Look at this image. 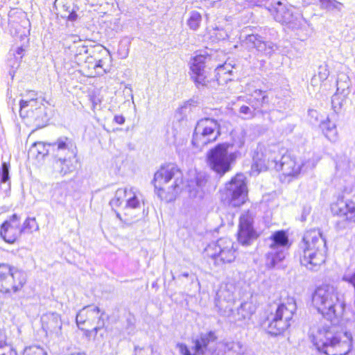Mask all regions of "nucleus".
Masks as SVG:
<instances>
[{
    "label": "nucleus",
    "mask_w": 355,
    "mask_h": 355,
    "mask_svg": "<svg viewBox=\"0 0 355 355\" xmlns=\"http://www.w3.org/2000/svg\"><path fill=\"white\" fill-rule=\"evenodd\" d=\"M313 306L331 324H318L310 329V338L316 349L327 355H347L352 350L351 334L340 330L345 303L337 288L330 284L318 286L312 295Z\"/></svg>",
    "instance_id": "nucleus-1"
},
{
    "label": "nucleus",
    "mask_w": 355,
    "mask_h": 355,
    "mask_svg": "<svg viewBox=\"0 0 355 355\" xmlns=\"http://www.w3.org/2000/svg\"><path fill=\"white\" fill-rule=\"evenodd\" d=\"M320 159L318 155H314L304 162L297 163L289 154H283L279 145L272 144L268 146L264 152H262L261 148L258 150L257 155L253 157L252 168H255L258 172L274 168L282 171L285 176L296 177L302 168L307 170L314 168Z\"/></svg>",
    "instance_id": "nucleus-2"
},
{
    "label": "nucleus",
    "mask_w": 355,
    "mask_h": 355,
    "mask_svg": "<svg viewBox=\"0 0 355 355\" xmlns=\"http://www.w3.org/2000/svg\"><path fill=\"white\" fill-rule=\"evenodd\" d=\"M300 263L308 270L316 271L326 259V241L319 230L307 231L299 244Z\"/></svg>",
    "instance_id": "nucleus-3"
},
{
    "label": "nucleus",
    "mask_w": 355,
    "mask_h": 355,
    "mask_svg": "<svg viewBox=\"0 0 355 355\" xmlns=\"http://www.w3.org/2000/svg\"><path fill=\"white\" fill-rule=\"evenodd\" d=\"M153 184L160 198L171 200L182 189V173L175 164L163 166L155 173Z\"/></svg>",
    "instance_id": "nucleus-4"
},
{
    "label": "nucleus",
    "mask_w": 355,
    "mask_h": 355,
    "mask_svg": "<svg viewBox=\"0 0 355 355\" xmlns=\"http://www.w3.org/2000/svg\"><path fill=\"white\" fill-rule=\"evenodd\" d=\"M51 146L52 154L55 158V165L62 175L73 172L77 166V151L73 148L71 141L67 137L59 138Z\"/></svg>",
    "instance_id": "nucleus-5"
},
{
    "label": "nucleus",
    "mask_w": 355,
    "mask_h": 355,
    "mask_svg": "<svg viewBox=\"0 0 355 355\" xmlns=\"http://www.w3.org/2000/svg\"><path fill=\"white\" fill-rule=\"evenodd\" d=\"M296 309L295 301L292 297L279 304L275 313L271 314L272 318L268 326V333L277 336L286 331L291 325Z\"/></svg>",
    "instance_id": "nucleus-6"
},
{
    "label": "nucleus",
    "mask_w": 355,
    "mask_h": 355,
    "mask_svg": "<svg viewBox=\"0 0 355 355\" xmlns=\"http://www.w3.org/2000/svg\"><path fill=\"white\" fill-rule=\"evenodd\" d=\"M230 145L219 144L207 153V164L211 170L224 175L230 170L231 163L236 159V152H230Z\"/></svg>",
    "instance_id": "nucleus-7"
},
{
    "label": "nucleus",
    "mask_w": 355,
    "mask_h": 355,
    "mask_svg": "<svg viewBox=\"0 0 355 355\" xmlns=\"http://www.w3.org/2000/svg\"><path fill=\"white\" fill-rule=\"evenodd\" d=\"M220 134V125L216 119L209 117L202 118L196 123L192 144L197 148H202L215 141Z\"/></svg>",
    "instance_id": "nucleus-8"
},
{
    "label": "nucleus",
    "mask_w": 355,
    "mask_h": 355,
    "mask_svg": "<svg viewBox=\"0 0 355 355\" xmlns=\"http://www.w3.org/2000/svg\"><path fill=\"white\" fill-rule=\"evenodd\" d=\"M26 282L24 272L7 263H0V292L16 293Z\"/></svg>",
    "instance_id": "nucleus-9"
},
{
    "label": "nucleus",
    "mask_w": 355,
    "mask_h": 355,
    "mask_svg": "<svg viewBox=\"0 0 355 355\" xmlns=\"http://www.w3.org/2000/svg\"><path fill=\"white\" fill-rule=\"evenodd\" d=\"M205 253L218 265L232 263L236 258L234 243L227 237L220 238L216 243L208 245Z\"/></svg>",
    "instance_id": "nucleus-10"
},
{
    "label": "nucleus",
    "mask_w": 355,
    "mask_h": 355,
    "mask_svg": "<svg viewBox=\"0 0 355 355\" xmlns=\"http://www.w3.org/2000/svg\"><path fill=\"white\" fill-rule=\"evenodd\" d=\"M270 251L266 255V266L274 268L286 257L288 248V237L285 231L275 232L270 236Z\"/></svg>",
    "instance_id": "nucleus-11"
},
{
    "label": "nucleus",
    "mask_w": 355,
    "mask_h": 355,
    "mask_svg": "<svg viewBox=\"0 0 355 355\" xmlns=\"http://www.w3.org/2000/svg\"><path fill=\"white\" fill-rule=\"evenodd\" d=\"M268 10L275 21L286 24L292 29H298L302 24V19L299 14H294L293 8L280 1L272 3Z\"/></svg>",
    "instance_id": "nucleus-12"
},
{
    "label": "nucleus",
    "mask_w": 355,
    "mask_h": 355,
    "mask_svg": "<svg viewBox=\"0 0 355 355\" xmlns=\"http://www.w3.org/2000/svg\"><path fill=\"white\" fill-rule=\"evenodd\" d=\"M225 189L228 200L232 206L239 207L246 201L248 189L246 178L243 174H236L226 184Z\"/></svg>",
    "instance_id": "nucleus-13"
},
{
    "label": "nucleus",
    "mask_w": 355,
    "mask_h": 355,
    "mask_svg": "<svg viewBox=\"0 0 355 355\" xmlns=\"http://www.w3.org/2000/svg\"><path fill=\"white\" fill-rule=\"evenodd\" d=\"M104 314L105 312L98 306L94 305L86 306L80 310L76 315L77 325L81 328L80 326L85 324L90 326L95 324L93 331L96 334L105 326Z\"/></svg>",
    "instance_id": "nucleus-14"
},
{
    "label": "nucleus",
    "mask_w": 355,
    "mask_h": 355,
    "mask_svg": "<svg viewBox=\"0 0 355 355\" xmlns=\"http://www.w3.org/2000/svg\"><path fill=\"white\" fill-rule=\"evenodd\" d=\"M331 211L334 215L340 218L336 222L338 230L345 229L349 222H355V203L352 201L338 200L332 205Z\"/></svg>",
    "instance_id": "nucleus-15"
},
{
    "label": "nucleus",
    "mask_w": 355,
    "mask_h": 355,
    "mask_svg": "<svg viewBox=\"0 0 355 355\" xmlns=\"http://www.w3.org/2000/svg\"><path fill=\"white\" fill-rule=\"evenodd\" d=\"M217 337L214 331L202 333L197 338L192 340L193 346L191 352L187 345L178 343L177 348L182 355H204L209 343L216 341Z\"/></svg>",
    "instance_id": "nucleus-16"
},
{
    "label": "nucleus",
    "mask_w": 355,
    "mask_h": 355,
    "mask_svg": "<svg viewBox=\"0 0 355 355\" xmlns=\"http://www.w3.org/2000/svg\"><path fill=\"white\" fill-rule=\"evenodd\" d=\"M232 286H221L216 293L215 305L220 314L225 317H230L232 314V305L234 302V292Z\"/></svg>",
    "instance_id": "nucleus-17"
},
{
    "label": "nucleus",
    "mask_w": 355,
    "mask_h": 355,
    "mask_svg": "<svg viewBox=\"0 0 355 355\" xmlns=\"http://www.w3.org/2000/svg\"><path fill=\"white\" fill-rule=\"evenodd\" d=\"M21 234L20 218L16 214L1 225L0 236L8 243H15Z\"/></svg>",
    "instance_id": "nucleus-18"
},
{
    "label": "nucleus",
    "mask_w": 355,
    "mask_h": 355,
    "mask_svg": "<svg viewBox=\"0 0 355 355\" xmlns=\"http://www.w3.org/2000/svg\"><path fill=\"white\" fill-rule=\"evenodd\" d=\"M252 223V216L249 212H245L240 216L238 241L242 245H249L251 241L257 237Z\"/></svg>",
    "instance_id": "nucleus-19"
},
{
    "label": "nucleus",
    "mask_w": 355,
    "mask_h": 355,
    "mask_svg": "<svg viewBox=\"0 0 355 355\" xmlns=\"http://www.w3.org/2000/svg\"><path fill=\"white\" fill-rule=\"evenodd\" d=\"M207 57L203 55L195 56L191 62V78L197 86H204L207 83V76L205 70Z\"/></svg>",
    "instance_id": "nucleus-20"
},
{
    "label": "nucleus",
    "mask_w": 355,
    "mask_h": 355,
    "mask_svg": "<svg viewBox=\"0 0 355 355\" xmlns=\"http://www.w3.org/2000/svg\"><path fill=\"white\" fill-rule=\"evenodd\" d=\"M96 51L101 55V58L96 57L95 55L87 57L85 62L93 63L94 62V69L95 70V76H103L110 71V67L106 65V62L110 60V55L108 50L102 46H98L96 48Z\"/></svg>",
    "instance_id": "nucleus-21"
},
{
    "label": "nucleus",
    "mask_w": 355,
    "mask_h": 355,
    "mask_svg": "<svg viewBox=\"0 0 355 355\" xmlns=\"http://www.w3.org/2000/svg\"><path fill=\"white\" fill-rule=\"evenodd\" d=\"M207 180L203 173H198L193 179L187 181V189L190 198L201 199L205 194Z\"/></svg>",
    "instance_id": "nucleus-22"
},
{
    "label": "nucleus",
    "mask_w": 355,
    "mask_h": 355,
    "mask_svg": "<svg viewBox=\"0 0 355 355\" xmlns=\"http://www.w3.org/2000/svg\"><path fill=\"white\" fill-rule=\"evenodd\" d=\"M42 328L47 333L59 335L62 329V321L57 313H48L41 318Z\"/></svg>",
    "instance_id": "nucleus-23"
},
{
    "label": "nucleus",
    "mask_w": 355,
    "mask_h": 355,
    "mask_svg": "<svg viewBox=\"0 0 355 355\" xmlns=\"http://www.w3.org/2000/svg\"><path fill=\"white\" fill-rule=\"evenodd\" d=\"M42 105V102L39 100L36 101V103H26L24 108H20V116L24 118L31 117L37 121L44 114Z\"/></svg>",
    "instance_id": "nucleus-24"
},
{
    "label": "nucleus",
    "mask_w": 355,
    "mask_h": 355,
    "mask_svg": "<svg viewBox=\"0 0 355 355\" xmlns=\"http://www.w3.org/2000/svg\"><path fill=\"white\" fill-rule=\"evenodd\" d=\"M55 3L60 6V13L62 18H66L71 21L76 20L78 15L71 0H65V1L64 0H56Z\"/></svg>",
    "instance_id": "nucleus-25"
},
{
    "label": "nucleus",
    "mask_w": 355,
    "mask_h": 355,
    "mask_svg": "<svg viewBox=\"0 0 355 355\" xmlns=\"http://www.w3.org/2000/svg\"><path fill=\"white\" fill-rule=\"evenodd\" d=\"M68 186L65 182L53 184L51 189V198L56 203H62L67 194Z\"/></svg>",
    "instance_id": "nucleus-26"
},
{
    "label": "nucleus",
    "mask_w": 355,
    "mask_h": 355,
    "mask_svg": "<svg viewBox=\"0 0 355 355\" xmlns=\"http://www.w3.org/2000/svg\"><path fill=\"white\" fill-rule=\"evenodd\" d=\"M246 132L243 130H234L232 132V143H230V148L234 149L233 152L240 154V150L244 147ZM228 144V143H227Z\"/></svg>",
    "instance_id": "nucleus-27"
},
{
    "label": "nucleus",
    "mask_w": 355,
    "mask_h": 355,
    "mask_svg": "<svg viewBox=\"0 0 355 355\" xmlns=\"http://www.w3.org/2000/svg\"><path fill=\"white\" fill-rule=\"evenodd\" d=\"M250 103L254 110L266 107L269 103L268 96L266 92L256 89L251 95Z\"/></svg>",
    "instance_id": "nucleus-28"
},
{
    "label": "nucleus",
    "mask_w": 355,
    "mask_h": 355,
    "mask_svg": "<svg viewBox=\"0 0 355 355\" xmlns=\"http://www.w3.org/2000/svg\"><path fill=\"white\" fill-rule=\"evenodd\" d=\"M350 85L351 81L348 74L345 71L339 72L336 81V92L345 97L349 93Z\"/></svg>",
    "instance_id": "nucleus-29"
},
{
    "label": "nucleus",
    "mask_w": 355,
    "mask_h": 355,
    "mask_svg": "<svg viewBox=\"0 0 355 355\" xmlns=\"http://www.w3.org/2000/svg\"><path fill=\"white\" fill-rule=\"evenodd\" d=\"M223 355H245V347L239 342H227L223 345Z\"/></svg>",
    "instance_id": "nucleus-30"
},
{
    "label": "nucleus",
    "mask_w": 355,
    "mask_h": 355,
    "mask_svg": "<svg viewBox=\"0 0 355 355\" xmlns=\"http://www.w3.org/2000/svg\"><path fill=\"white\" fill-rule=\"evenodd\" d=\"M232 67H231V65L227 63H225L223 65L218 66L215 69V76L217 79V81L219 83H222L223 82H227L231 80L230 75L232 73Z\"/></svg>",
    "instance_id": "nucleus-31"
},
{
    "label": "nucleus",
    "mask_w": 355,
    "mask_h": 355,
    "mask_svg": "<svg viewBox=\"0 0 355 355\" xmlns=\"http://www.w3.org/2000/svg\"><path fill=\"white\" fill-rule=\"evenodd\" d=\"M320 128L323 134L330 141H335L337 137V129L336 124L329 119L322 122Z\"/></svg>",
    "instance_id": "nucleus-32"
},
{
    "label": "nucleus",
    "mask_w": 355,
    "mask_h": 355,
    "mask_svg": "<svg viewBox=\"0 0 355 355\" xmlns=\"http://www.w3.org/2000/svg\"><path fill=\"white\" fill-rule=\"evenodd\" d=\"M254 312L253 306L250 303L244 302L237 309L236 315H235V320L242 321L245 319H249Z\"/></svg>",
    "instance_id": "nucleus-33"
},
{
    "label": "nucleus",
    "mask_w": 355,
    "mask_h": 355,
    "mask_svg": "<svg viewBox=\"0 0 355 355\" xmlns=\"http://www.w3.org/2000/svg\"><path fill=\"white\" fill-rule=\"evenodd\" d=\"M255 49L266 55H270L276 50V46L271 42L262 40L259 37Z\"/></svg>",
    "instance_id": "nucleus-34"
},
{
    "label": "nucleus",
    "mask_w": 355,
    "mask_h": 355,
    "mask_svg": "<svg viewBox=\"0 0 355 355\" xmlns=\"http://www.w3.org/2000/svg\"><path fill=\"white\" fill-rule=\"evenodd\" d=\"M39 230V225L36 221L35 218H27L22 225H20L21 234L28 233L31 234L35 231Z\"/></svg>",
    "instance_id": "nucleus-35"
},
{
    "label": "nucleus",
    "mask_w": 355,
    "mask_h": 355,
    "mask_svg": "<svg viewBox=\"0 0 355 355\" xmlns=\"http://www.w3.org/2000/svg\"><path fill=\"white\" fill-rule=\"evenodd\" d=\"M329 76V70L327 64L324 63L319 66L318 73L311 79L312 85H316L318 79L320 82L326 80Z\"/></svg>",
    "instance_id": "nucleus-36"
},
{
    "label": "nucleus",
    "mask_w": 355,
    "mask_h": 355,
    "mask_svg": "<svg viewBox=\"0 0 355 355\" xmlns=\"http://www.w3.org/2000/svg\"><path fill=\"white\" fill-rule=\"evenodd\" d=\"M259 38V36L257 35L250 34L243 35L242 34L240 37L241 46L248 49H255Z\"/></svg>",
    "instance_id": "nucleus-37"
},
{
    "label": "nucleus",
    "mask_w": 355,
    "mask_h": 355,
    "mask_svg": "<svg viewBox=\"0 0 355 355\" xmlns=\"http://www.w3.org/2000/svg\"><path fill=\"white\" fill-rule=\"evenodd\" d=\"M128 193L129 189L128 188L117 189L114 198L110 200V205L112 207L120 206L124 200H126Z\"/></svg>",
    "instance_id": "nucleus-38"
},
{
    "label": "nucleus",
    "mask_w": 355,
    "mask_h": 355,
    "mask_svg": "<svg viewBox=\"0 0 355 355\" xmlns=\"http://www.w3.org/2000/svg\"><path fill=\"white\" fill-rule=\"evenodd\" d=\"M69 49H72L73 51H75V60L78 64H80V62L83 61L80 58V56L83 54H87L89 53V50L86 46L77 44L75 41H73V44L70 46Z\"/></svg>",
    "instance_id": "nucleus-39"
},
{
    "label": "nucleus",
    "mask_w": 355,
    "mask_h": 355,
    "mask_svg": "<svg viewBox=\"0 0 355 355\" xmlns=\"http://www.w3.org/2000/svg\"><path fill=\"white\" fill-rule=\"evenodd\" d=\"M201 21V15L197 11H192L189 14L187 25L191 30L196 31L200 27Z\"/></svg>",
    "instance_id": "nucleus-40"
},
{
    "label": "nucleus",
    "mask_w": 355,
    "mask_h": 355,
    "mask_svg": "<svg viewBox=\"0 0 355 355\" xmlns=\"http://www.w3.org/2000/svg\"><path fill=\"white\" fill-rule=\"evenodd\" d=\"M37 100H38L37 92L33 90L28 91L26 94H22V98L19 102V107L21 109L24 108L26 103H36Z\"/></svg>",
    "instance_id": "nucleus-41"
},
{
    "label": "nucleus",
    "mask_w": 355,
    "mask_h": 355,
    "mask_svg": "<svg viewBox=\"0 0 355 355\" xmlns=\"http://www.w3.org/2000/svg\"><path fill=\"white\" fill-rule=\"evenodd\" d=\"M140 207V202L133 189H129V193L126 199L125 208L137 209Z\"/></svg>",
    "instance_id": "nucleus-42"
},
{
    "label": "nucleus",
    "mask_w": 355,
    "mask_h": 355,
    "mask_svg": "<svg viewBox=\"0 0 355 355\" xmlns=\"http://www.w3.org/2000/svg\"><path fill=\"white\" fill-rule=\"evenodd\" d=\"M319 1L322 8L329 10L335 9L340 10L343 6L341 3L336 0H319Z\"/></svg>",
    "instance_id": "nucleus-43"
},
{
    "label": "nucleus",
    "mask_w": 355,
    "mask_h": 355,
    "mask_svg": "<svg viewBox=\"0 0 355 355\" xmlns=\"http://www.w3.org/2000/svg\"><path fill=\"white\" fill-rule=\"evenodd\" d=\"M54 143H53V144ZM52 144H45L44 142H36L33 145V149H35L39 155L44 156L49 154L50 152L52 153L51 146Z\"/></svg>",
    "instance_id": "nucleus-44"
},
{
    "label": "nucleus",
    "mask_w": 355,
    "mask_h": 355,
    "mask_svg": "<svg viewBox=\"0 0 355 355\" xmlns=\"http://www.w3.org/2000/svg\"><path fill=\"white\" fill-rule=\"evenodd\" d=\"M339 95H340V93H336L332 96L331 99V104H332V108L336 112H338L343 106L344 98L343 96L342 97H340Z\"/></svg>",
    "instance_id": "nucleus-45"
},
{
    "label": "nucleus",
    "mask_w": 355,
    "mask_h": 355,
    "mask_svg": "<svg viewBox=\"0 0 355 355\" xmlns=\"http://www.w3.org/2000/svg\"><path fill=\"white\" fill-rule=\"evenodd\" d=\"M23 355H46L43 348L33 345L26 347L24 351Z\"/></svg>",
    "instance_id": "nucleus-46"
},
{
    "label": "nucleus",
    "mask_w": 355,
    "mask_h": 355,
    "mask_svg": "<svg viewBox=\"0 0 355 355\" xmlns=\"http://www.w3.org/2000/svg\"><path fill=\"white\" fill-rule=\"evenodd\" d=\"M239 112L241 114H242L243 118L244 119H250L254 117V111H252L248 106L246 105H242L240 109Z\"/></svg>",
    "instance_id": "nucleus-47"
},
{
    "label": "nucleus",
    "mask_w": 355,
    "mask_h": 355,
    "mask_svg": "<svg viewBox=\"0 0 355 355\" xmlns=\"http://www.w3.org/2000/svg\"><path fill=\"white\" fill-rule=\"evenodd\" d=\"M212 37H215L216 40H222L227 37V33L223 28H216L213 30Z\"/></svg>",
    "instance_id": "nucleus-48"
},
{
    "label": "nucleus",
    "mask_w": 355,
    "mask_h": 355,
    "mask_svg": "<svg viewBox=\"0 0 355 355\" xmlns=\"http://www.w3.org/2000/svg\"><path fill=\"white\" fill-rule=\"evenodd\" d=\"M0 355H17V352L10 345H8L3 352H0Z\"/></svg>",
    "instance_id": "nucleus-49"
},
{
    "label": "nucleus",
    "mask_w": 355,
    "mask_h": 355,
    "mask_svg": "<svg viewBox=\"0 0 355 355\" xmlns=\"http://www.w3.org/2000/svg\"><path fill=\"white\" fill-rule=\"evenodd\" d=\"M6 346H8V344L6 342L5 336L0 331V352H3Z\"/></svg>",
    "instance_id": "nucleus-50"
},
{
    "label": "nucleus",
    "mask_w": 355,
    "mask_h": 355,
    "mask_svg": "<svg viewBox=\"0 0 355 355\" xmlns=\"http://www.w3.org/2000/svg\"><path fill=\"white\" fill-rule=\"evenodd\" d=\"M24 51V49L22 46L18 47L14 53V55L16 57V59L21 60L23 57V53Z\"/></svg>",
    "instance_id": "nucleus-51"
},
{
    "label": "nucleus",
    "mask_w": 355,
    "mask_h": 355,
    "mask_svg": "<svg viewBox=\"0 0 355 355\" xmlns=\"http://www.w3.org/2000/svg\"><path fill=\"white\" fill-rule=\"evenodd\" d=\"M114 121L118 124H123L125 122V118L122 115H116L114 118Z\"/></svg>",
    "instance_id": "nucleus-52"
},
{
    "label": "nucleus",
    "mask_w": 355,
    "mask_h": 355,
    "mask_svg": "<svg viewBox=\"0 0 355 355\" xmlns=\"http://www.w3.org/2000/svg\"><path fill=\"white\" fill-rule=\"evenodd\" d=\"M309 115L311 118H314L316 121H318V112L316 110H309Z\"/></svg>",
    "instance_id": "nucleus-53"
},
{
    "label": "nucleus",
    "mask_w": 355,
    "mask_h": 355,
    "mask_svg": "<svg viewBox=\"0 0 355 355\" xmlns=\"http://www.w3.org/2000/svg\"><path fill=\"white\" fill-rule=\"evenodd\" d=\"M2 174H9V164L6 162L2 164Z\"/></svg>",
    "instance_id": "nucleus-54"
},
{
    "label": "nucleus",
    "mask_w": 355,
    "mask_h": 355,
    "mask_svg": "<svg viewBox=\"0 0 355 355\" xmlns=\"http://www.w3.org/2000/svg\"><path fill=\"white\" fill-rule=\"evenodd\" d=\"M9 179V174H2L1 178V182H6Z\"/></svg>",
    "instance_id": "nucleus-55"
},
{
    "label": "nucleus",
    "mask_w": 355,
    "mask_h": 355,
    "mask_svg": "<svg viewBox=\"0 0 355 355\" xmlns=\"http://www.w3.org/2000/svg\"><path fill=\"white\" fill-rule=\"evenodd\" d=\"M263 1V0H252V2L256 5H259Z\"/></svg>",
    "instance_id": "nucleus-56"
},
{
    "label": "nucleus",
    "mask_w": 355,
    "mask_h": 355,
    "mask_svg": "<svg viewBox=\"0 0 355 355\" xmlns=\"http://www.w3.org/2000/svg\"><path fill=\"white\" fill-rule=\"evenodd\" d=\"M182 276L184 277H189V273L188 272H184L182 274Z\"/></svg>",
    "instance_id": "nucleus-57"
},
{
    "label": "nucleus",
    "mask_w": 355,
    "mask_h": 355,
    "mask_svg": "<svg viewBox=\"0 0 355 355\" xmlns=\"http://www.w3.org/2000/svg\"><path fill=\"white\" fill-rule=\"evenodd\" d=\"M116 216H117V218L121 219V216H120V214L119 213L116 214Z\"/></svg>",
    "instance_id": "nucleus-58"
}]
</instances>
